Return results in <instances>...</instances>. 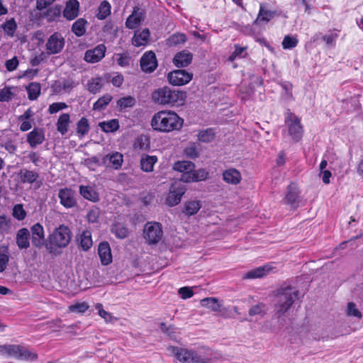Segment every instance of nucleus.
Wrapping results in <instances>:
<instances>
[{
    "label": "nucleus",
    "mask_w": 363,
    "mask_h": 363,
    "mask_svg": "<svg viewBox=\"0 0 363 363\" xmlns=\"http://www.w3.org/2000/svg\"><path fill=\"white\" fill-rule=\"evenodd\" d=\"M49 242L45 245L46 250L50 254H55L57 248H64L70 242L72 232L65 225H60L49 235Z\"/></svg>",
    "instance_id": "nucleus-4"
},
{
    "label": "nucleus",
    "mask_w": 363,
    "mask_h": 363,
    "mask_svg": "<svg viewBox=\"0 0 363 363\" xmlns=\"http://www.w3.org/2000/svg\"><path fill=\"white\" fill-rule=\"evenodd\" d=\"M184 120L175 112L161 111L154 114L151 125L155 130L168 133L182 128Z\"/></svg>",
    "instance_id": "nucleus-1"
},
{
    "label": "nucleus",
    "mask_w": 363,
    "mask_h": 363,
    "mask_svg": "<svg viewBox=\"0 0 363 363\" xmlns=\"http://www.w3.org/2000/svg\"><path fill=\"white\" fill-rule=\"evenodd\" d=\"M111 232L119 239H124L127 238L129 234L128 229L120 224L115 225L112 227Z\"/></svg>",
    "instance_id": "nucleus-47"
},
{
    "label": "nucleus",
    "mask_w": 363,
    "mask_h": 363,
    "mask_svg": "<svg viewBox=\"0 0 363 363\" xmlns=\"http://www.w3.org/2000/svg\"><path fill=\"white\" fill-rule=\"evenodd\" d=\"M98 254L103 265H108L112 262V255L108 242H102L99 245Z\"/></svg>",
    "instance_id": "nucleus-23"
},
{
    "label": "nucleus",
    "mask_w": 363,
    "mask_h": 363,
    "mask_svg": "<svg viewBox=\"0 0 363 363\" xmlns=\"http://www.w3.org/2000/svg\"><path fill=\"white\" fill-rule=\"evenodd\" d=\"M264 307V305L263 303H259V304L252 306L249 310L250 315L254 316L255 315L262 314Z\"/></svg>",
    "instance_id": "nucleus-59"
},
{
    "label": "nucleus",
    "mask_w": 363,
    "mask_h": 363,
    "mask_svg": "<svg viewBox=\"0 0 363 363\" xmlns=\"http://www.w3.org/2000/svg\"><path fill=\"white\" fill-rule=\"evenodd\" d=\"M13 93L9 89H3L0 91V101H9L12 99Z\"/></svg>",
    "instance_id": "nucleus-60"
},
{
    "label": "nucleus",
    "mask_w": 363,
    "mask_h": 363,
    "mask_svg": "<svg viewBox=\"0 0 363 363\" xmlns=\"http://www.w3.org/2000/svg\"><path fill=\"white\" fill-rule=\"evenodd\" d=\"M67 107L68 106L65 102H55L50 105L48 112L50 114H53Z\"/></svg>",
    "instance_id": "nucleus-54"
},
{
    "label": "nucleus",
    "mask_w": 363,
    "mask_h": 363,
    "mask_svg": "<svg viewBox=\"0 0 363 363\" xmlns=\"http://www.w3.org/2000/svg\"><path fill=\"white\" fill-rule=\"evenodd\" d=\"M70 123V116L69 113H63L60 116L57 122V130L62 135L68 131L69 125Z\"/></svg>",
    "instance_id": "nucleus-33"
},
{
    "label": "nucleus",
    "mask_w": 363,
    "mask_h": 363,
    "mask_svg": "<svg viewBox=\"0 0 363 363\" xmlns=\"http://www.w3.org/2000/svg\"><path fill=\"white\" fill-rule=\"evenodd\" d=\"M45 140V133L43 129L35 128L27 134L26 141L30 147L34 148L41 145Z\"/></svg>",
    "instance_id": "nucleus-19"
},
{
    "label": "nucleus",
    "mask_w": 363,
    "mask_h": 363,
    "mask_svg": "<svg viewBox=\"0 0 363 363\" xmlns=\"http://www.w3.org/2000/svg\"><path fill=\"white\" fill-rule=\"evenodd\" d=\"M285 122L288 125L289 133L292 139L296 142L299 141L303 133V129L301 124L300 118L288 110L286 113Z\"/></svg>",
    "instance_id": "nucleus-8"
},
{
    "label": "nucleus",
    "mask_w": 363,
    "mask_h": 363,
    "mask_svg": "<svg viewBox=\"0 0 363 363\" xmlns=\"http://www.w3.org/2000/svg\"><path fill=\"white\" fill-rule=\"evenodd\" d=\"M10 219L4 215L0 216V231L5 232L9 228Z\"/></svg>",
    "instance_id": "nucleus-62"
},
{
    "label": "nucleus",
    "mask_w": 363,
    "mask_h": 363,
    "mask_svg": "<svg viewBox=\"0 0 363 363\" xmlns=\"http://www.w3.org/2000/svg\"><path fill=\"white\" fill-rule=\"evenodd\" d=\"M61 8L60 6H55L48 9L45 13V16L47 18L48 21H53L55 18L60 16Z\"/></svg>",
    "instance_id": "nucleus-50"
},
{
    "label": "nucleus",
    "mask_w": 363,
    "mask_h": 363,
    "mask_svg": "<svg viewBox=\"0 0 363 363\" xmlns=\"http://www.w3.org/2000/svg\"><path fill=\"white\" fill-rule=\"evenodd\" d=\"M240 172L235 168H230L223 172V179L228 184H238L241 181Z\"/></svg>",
    "instance_id": "nucleus-26"
},
{
    "label": "nucleus",
    "mask_w": 363,
    "mask_h": 363,
    "mask_svg": "<svg viewBox=\"0 0 363 363\" xmlns=\"http://www.w3.org/2000/svg\"><path fill=\"white\" fill-rule=\"evenodd\" d=\"M195 169V164L192 162L183 160L177 161L173 165V169L181 173L180 181L184 182V178L186 174H191V172Z\"/></svg>",
    "instance_id": "nucleus-24"
},
{
    "label": "nucleus",
    "mask_w": 363,
    "mask_h": 363,
    "mask_svg": "<svg viewBox=\"0 0 363 363\" xmlns=\"http://www.w3.org/2000/svg\"><path fill=\"white\" fill-rule=\"evenodd\" d=\"M193 74L184 69H177L169 72L167 75L169 82L174 86H182L189 83Z\"/></svg>",
    "instance_id": "nucleus-11"
},
{
    "label": "nucleus",
    "mask_w": 363,
    "mask_h": 363,
    "mask_svg": "<svg viewBox=\"0 0 363 363\" xmlns=\"http://www.w3.org/2000/svg\"><path fill=\"white\" fill-rule=\"evenodd\" d=\"M201 203L200 201H189L184 203L182 213L188 216H193L195 215L201 209Z\"/></svg>",
    "instance_id": "nucleus-31"
},
{
    "label": "nucleus",
    "mask_w": 363,
    "mask_h": 363,
    "mask_svg": "<svg viewBox=\"0 0 363 363\" xmlns=\"http://www.w3.org/2000/svg\"><path fill=\"white\" fill-rule=\"evenodd\" d=\"M202 306L208 308L214 312H218L221 311V304L218 303L216 298L208 297L203 298L201 301Z\"/></svg>",
    "instance_id": "nucleus-35"
},
{
    "label": "nucleus",
    "mask_w": 363,
    "mask_h": 363,
    "mask_svg": "<svg viewBox=\"0 0 363 363\" xmlns=\"http://www.w3.org/2000/svg\"><path fill=\"white\" fill-rule=\"evenodd\" d=\"M186 191V186L180 182L172 184L169 192L166 198L165 203L169 206H175L179 204L183 195Z\"/></svg>",
    "instance_id": "nucleus-9"
},
{
    "label": "nucleus",
    "mask_w": 363,
    "mask_h": 363,
    "mask_svg": "<svg viewBox=\"0 0 363 363\" xmlns=\"http://www.w3.org/2000/svg\"><path fill=\"white\" fill-rule=\"evenodd\" d=\"M60 204L65 208H72L77 206L76 192L70 188L60 189L58 192Z\"/></svg>",
    "instance_id": "nucleus-10"
},
{
    "label": "nucleus",
    "mask_w": 363,
    "mask_h": 363,
    "mask_svg": "<svg viewBox=\"0 0 363 363\" xmlns=\"http://www.w3.org/2000/svg\"><path fill=\"white\" fill-rule=\"evenodd\" d=\"M112 99V96L109 94L104 95L94 104L93 109L99 111L104 110L111 101Z\"/></svg>",
    "instance_id": "nucleus-39"
},
{
    "label": "nucleus",
    "mask_w": 363,
    "mask_h": 363,
    "mask_svg": "<svg viewBox=\"0 0 363 363\" xmlns=\"http://www.w3.org/2000/svg\"><path fill=\"white\" fill-rule=\"evenodd\" d=\"M28 97L30 100H35L40 94L41 87L39 83L32 82L26 86Z\"/></svg>",
    "instance_id": "nucleus-38"
},
{
    "label": "nucleus",
    "mask_w": 363,
    "mask_h": 363,
    "mask_svg": "<svg viewBox=\"0 0 363 363\" xmlns=\"http://www.w3.org/2000/svg\"><path fill=\"white\" fill-rule=\"evenodd\" d=\"M123 162V156L118 152L108 153L103 157L101 164L114 169H119Z\"/></svg>",
    "instance_id": "nucleus-15"
},
{
    "label": "nucleus",
    "mask_w": 363,
    "mask_h": 363,
    "mask_svg": "<svg viewBox=\"0 0 363 363\" xmlns=\"http://www.w3.org/2000/svg\"><path fill=\"white\" fill-rule=\"evenodd\" d=\"M79 3L77 0H69L66 3L63 11L64 17L69 20H73L79 15Z\"/></svg>",
    "instance_id": "nucleus-22"
},
{
    "label": "nucleus",
    "mask_w": 363,
    "mask_h": 363,
    "mask_svg": "<svg viewBox=\"0 0 363 363\" xmlns=\"http://www.w3.org/2000/svg\"><path fill=\"white\" fill-rule=\"evenodd\" d=\"M30 232L33 245L39 249L43 246L45 247V245L48 242H46L43 225L39 223L34 224L30 228Z\"/></svg>",
    "instance_id": "nucleus-13"
},
{
    "label": "nucleus",
    "mask_w": 363,
    "mask_h": 363,
    "mask_svg": "<svg viewBox=\"0 0 363 363\" xmlns=\"http://www.w3.org/2000/svg\"><path fill=\"white\" fill-rule=\"evenodd\" d=\"M157 162L156 156L145 155L140 160L141 169L145 172H151L153 171L155 164Z\"/></svg>",
    "instance_id": "nucleus-32"
},
{
    "label": "nucleus",
    "mask_w": 363,
    "mask_h": 363,
    "mask_svg": "<svg viewBox=\"0 0 363 363\" xmlns=\"http://www.w3.org/2000/svg\"><path fill=\"white\" fill-rule=\"evenodd\" d=\"M106 48L104 44H99L93 49L87 50L84 60L89 63H96L105 57Z\"/></svg>",
    "instance_id": "nucleus-16"
},
{
    "label": "nucleus",
    "mask_w": 363,
    "mask_h": 363,
    "mask_svg": "<svg viewBox=\"0 0 363 363\" xmlns=\"http://www.w3.org/2000/svg\"><path fill=\"white\" fill-rule=\"evenodd\" d=\"M298 290L286 284L277 289L276 309L278 318L289 310L298 298Z\"/></svg>",
    "instance_id": "nucleus-3"
},
{
    "label": "nucleus",
    "mask_w": 363,
    "mask_h": 363,
    "mask_svg": "<svg viewBox=\"0 0 363 363\" xmlns=\"http://www.w3.org/2000/svg\"><path fill=\"white\" fill-rule=\"evenodd\" d=\"M99 126L105 133H113L118 130L120 125L118 119H111L108 121L100 122Z\"/></svg>",
    "instance_id": "nucleus-36"
},
{
    "label": "nucleus",
    "mask_w": 363,
    "mask_h": 363,
    "mask_svg": "<svg viewBox=\"0 0 363 363\" xmlns=\"http://www.w3.org/2000/svg\"><path fill=\"white\" fill-rule=\"evenodd\" d=\"M144 10L136 6L133 9L132 13L126 19L125 26L129 29H134L144 20Z\"/></svg>",
    "instance_id": "nucleus-17"
},
{
    "label": "nucleus",
    "mask_w": 363,
    "mask_h": 363,
    "mask_svg": "<svg viewBox=\"0 0 363 363\" xmlns=\"http://www.w3.org/2000/svg\"><path fill=\"white\" fill-rule=\"evenodd\" d=\"M163 235L162 226L157 222H147L143 229V238L149 245L157 244Z\"/></svg>",
    "instance_id": "nucleus-7"
},
{
    "label": "nucleus",
    "mask_w": 363,
    "mask_h": 363,
    "mask_svg": "<svg viewBox=\"0 0 363 363\" xmlns=\"http://www.w3.org/2000/svg\"><path fill=\"white\" fill-rule=\"evenodd\" d=\"M178 292L183 299L191 298L194 295L192 289L187 286L180 288Z\"/></svg>",
    "instance_id": "nucleus-58"
},
{
    "label": "nucleus",
    "mask_w": 363,
    "mask_h": 363,
    "mask_svg": "<svg viewBox=\"0 0 363 363\" xmlns=\"http://www.w3.org/2000/svg\"><path fill=\"white\" fill-rule=\"evenodd\" d=\"M65 39L60 33H54L46 43L47 52L49 55L60 53L65 46Z\"/></svg>",
    "instance_id": "nucleus-12"
},
{
    "label": "nucleus",
    "mask_w": 363,
    "mask_h": 363,
    "mask_svg": "<svg viewBox=\"0 0 363 363\" xmlns=\"http://www.w3.org/2000/svg\"><path fill=\"white\" fill-rule=\"evenodd\" d=\"M141 69L147 73L155 71L157 67V61L155 52L148 51L143 54L140 60Z\"/></svg>",
    "instance_id": "nucleus-14"
},
{
    "label": "nucleus",
    "mask_w": 363,
    "mask_h": 363,
    "mask_svg": "<svg viewBox=\"0 0 363 363\" xmlns=\"http://www.w3.org/2000/svg\"><path fill=\"white\" fill-rule=\"evenodd\" d=\"M347 315L350 316L357 317L358 318H362V313L357 308L355 303L353 302H349L347 308Z\"/></svg>",
    "instance_id": "nucleus-55"
},
{
    "label": "nucleus",
    "mask_w": 363,
    "mask_h": 363,
    "mask_svg": "<svg viewBox=\"0 0 363 363\" xmlns=\"http://www.w3.org/2000/svg\"><path fill=\"white\" fill-rule=\"evenodd\" d=\"M274 12L269 11V10H265L261 6L260 9H259V15L256 19V22H257V21L268 22L274 17Z\"/></svg>",
    "instance_id": "nucleus-49"
},
{
    "label": "nucleus",
    "mask_w": 363,
    "mask_h": 363,
    "mask_svg": "<svg viewBox=\"0 0 363 363\" xmlns=\"http://www.w3.org/2000/svg\"><path fill=\"white\" fill-rule=\"evenodd\" d=\"M193 55L187 50H183L176 53L173 58V63L177 67H185L191 64Z\"/></svg>",
    "instance_id": "nucleus-20"
},
{
    "label": "nucleus",
    "mask_w": 363,
    "mask_h": 363,
    "mask_svg": "<svg viewBox=\"0 0 363 363\" xmlns=\"http://www.w3.org/2000/svg\"><path fill=\"white\" fill-rule=\"evenodd\" d=\"M198 139L203 143L211 142L215 136V133L213 129L207 128L204 130H201L198 133Z\"/></svg>",
    "instance_id": "nucleus-46"
},
{
    "label": "nucleus",
    "mask_w": 363,
    "mask_h": 363,
    "mask_svg": "<svg viewBox=\"0 0 363 363\" xmlns=\"http://www.w3.org/2000/svg\"><path fill=\"white\" fill-rule=\"evenodd\" d=\"M89 308V305L85 303H77L69 306V311L74 313H84Z\"/></svg>",
    "instance_id": "nucleus-53"
},
{
    "label": "nucleus",
    "mask_w": 363,
    "mask_h": 363,
    "mask_svg": "<svg viewBox=\"0 0 363 363\" xmlns=\"http://www.w3.org/2000/svg\"><path fill=\"white\" fill-rule=\"evenodd\" d=\"M208 177V172L204 169L193 170L191 174H186L184 178V183L197 182L204 181Z\"/></svg>",
    "instance_id": "nucleus-27"
},
{
    "label": "nucleus",
    "mask_w": 363,
    "mask_h": 363,
    "mask_svg": "<svg viewBox=\"0 0 363 363\" xmlns=\"http://www.w3.org/2000/svg\"><path fill=\"white\" fill-rule=\"evenodd\" d=\"M186 93L173 89L169 86H163L155 89L152 93V100L155 104L174 106L182 105L186 99Z\"/></svg>",
    "instance_id": "nucleus-2"
},
{
    "label": "nucleus",
    "mask_w": 363,
    "mask_h": 363,
    "mask_svg": "<svg viewBox=\"0 0 363 363\" xmlns=\"http://www.w3.org/2000/svg\"><path fill=\"white\" fill-rule=\"evenodd\" d=\"M90 129L89 123L85 117H82L77 123V133L81 136L88 134Z\"/></svg>",
    "instance_id": "nucleus-43"
},
{
    "label": "nucleus",
    "mask_w": 363,
    "mask_h": 363,
    "mask_svg": "<svg viewBox=\"0 0 363 363\" xmlns=\"http://www.w3.org/2000/svg\"><path fill=\"white\" fill-rule=\"evenodd\" d=\"M18 177L22 184H34L40 177L37 172L25 168L19 171Z\"/></svg>",
    "instance_id": "nucleus-28"
},
{
    "label": "nucleus",
    "mask_w": 363,
    "mask_h": 363,
    "mask_svg": "<svg viewBox=\"0 0 363 363\" xmlns=\"http://www.w3.org/2000/svg\"><path fill=\"white\" fill-rule=\"evenodd\" d=\"M298 39L295 37L286 35L282 41V47L284 49H292L298 44Z\"/></svg>",
    "instance_id": "nucleus-52"
},
{
    "label": "nucleus",
    "mask_w": 363,
    "mask_h": 363,
    "mask_svg": "<svg viewBox=\"0 0 363 363\" xmlns=\"http://www.w3.org/2000/svg\"><path fill=\"white\" fill-rule=\"evenodd\" d=\"M167 350L181 363H209L210 361L208 358L202 357L192 350L169 346Z\"/></svg>",
    "instance_id": "nucleus-5"
},
{
    "label": "nucleus",
    "mask_w": 363,
    "mask_h": 363,
    "mask_svg": "<svg viewBox=\"0 0 363 363\" xmlns=\"http://www.w3.org/2000/svg\"><path fill=\"white\" fill-rule=\"evenodd\" d=\"M78 242L83 250L86 251L92 246L91 233L89 230H84L80 235Z\"/></svg>",
    "instance_id": "nucleus-34"
},
{
    "label": "nucleus",
    "mask_w": 363,
    "mask_h": 363,
    "mask_svg": "<svg viewBox=\"0 0 363 363\" xmlns=\"http://www.w3.org/2000/svg\"><path fill=\"white\" fill-rule=\"evenodd\" d=\"M247 47H242L240 45H235V50L229 56L228 60L233 62L236 58L245 57L247 55Z\"/></svg>",
    "instance_id": "nucleus-48"
},
{
    "label": "nucleus",
    "mask_w": 363,
    "mask_h": 363,
    "mask_svg": "<svg viewBox=\"0 0 363 363\" xmlns=\"http://www.w3.org/2000/svg\"><path fill=\"white\" fill-rule=\"evenodd\" d=\"M18 65V60L17 57H13L12 59L8 60L5 62V67L9 72L14 71Z\"/></svg>",
    "instance_id": "nucleus-57"
},
{
    "label": "nucleus",
    "mask_w": 363,
    "mask_h": 363,
    "mask_svg": "<svg viewBox=\"0 0 363 363\" xmlns=\"http://www.w3.org/2000/svg\"><path fill=\"white\" fill-rule=\"evenodd\" d=\"M272 267L269 265L259 267L247 272L243 278L244 279H257L261 278L272 271Z\"/></svg>",
    "instance_id": "nucleus-30"
},
{
    "label": "nucleus",
    "mask_w": 363,
    "mask_h": 363,
    "mask_svg": "<svg viewBox=\"0 0 363 363\" xmlns=\"http://www.w3.org/2000/svg\"><path fill=\"white\" fill-rule=\"evenodd\" d=\"M96 308L99 310V315L103 318L106 322L111 321L112 315L102 308V304L98 303Z\"/></svg>",
    "instance_id": "nucleus-61"
},
{
    "label": "nucleus",
    "mask_w": 363,
    "mask_h": 363,
    "mask_svg": "<svg viewBox=\"0 0 363 363\" xmlns=\"http://www.w3.org/2000/svg\"><path fill=\"white\" fill-rule=\"evenodd\" d=\"M75 83L71 79H64L62 82L60 83L59 87L65 91H67L72 89L74 87Z\"/></svg>",
    "instance_id": "nucleus-64"
},
{
    "label": "nucleus",
    "mask_w": 363,
    "mask_h": 363,
    "mask_svg": "<svg viewBox=\"0 0 363 363\" xmlns=\"http://www.w3.org/2000/svg\"><path fill=\"white\" fill-rule=\"evenodd\" d=\"M0 354L25 360H33L38 357L37 354L31 352L23 346L16 345H0Z\"/></svg>",
    "instance_id": "nucleus-6"
},
{
    "label": "nucleus",
    "mask_w": 363,
    "mask_h": 363,
    "mask_svg": "<svg viewBox=\"0 0 363 363\" xmlns=\"http://www.w3.org/2000/svg\"><path fill=\"white\" fill-rule=\"evenodd\" d=\"M103 85V79L101 77L91 79L87 84L88 90L92 94H96L100 91Z\"/></svg>",
    "instance_id": "nucleus-42"
},
{
    "label": "nucleus",
    "mask_w": 363,
    "mask_h": 363,
    "mask_svg": "<svg viewBox=\"0 0 363 363\" xmlns=\"http://www.w3.org/2000/svg\"><path fill=\"white\" fill-rule=\"evenodd\" d=\"M87 21L81 18L77 19L72 26V31L74 33L77 37H81L84 35L86 33V25Z\"/></svg>",
    "instance_id": "nucleus-37"
},
{
    "label": "nucleus",
    "mask_w": 363,
    "mask_h": 363,
    "mask_svg": "<svg viewBox=\"0 0 363 363\" xmlns=\"http://www.w3.org/2000/svg\"><path fill=\"white\" fill-rule=\"evenodd\" d=\"M298 196L299 191L297 185L295 183H291L287 187L284 202L290 205L292 208H296L298 203Z\"/></svg>",
    "instance_id": "nucleus-18"
},
{
    "label": "nucleus",
    "mask_w": 363,
    "mask_h": 363,
    "mask_svg": "<svg viewBox=\"0 0 363 363\" xmlns=\"http://www.w3.org/2000/svg\"><path fill=\"white\" fill-rule=\"evenodd\" d=\"M135 104V99L130 96L122 97L117 101V106L119 107L121 111L126 108L133 107Z\"/></svg>",
    "instance_id": "nucleus-44"
},
{
    "label": "nucleus",
    "mask_w": 363,
    "mask_h": 363,
    "mask_svg": "<svg viewBox=\"0 0 363 363\" xmlns=\"http://www.w3.org/2000/svg\"><path fill=\"white\" fill-rule=\"evenodd\" d=\"M150 30L148 28H144L143 30L135 31L134 35L132 38V43L135 47L145 45L150 38Z\"/></svg>",
    "instance_id": "nucleus-25"
},
{
    "label": "nucleus",
    "mask_w": 363,
    "mask_h": 363,
    "mask_svg": "<svg viewBox=\"0 0 363 363\" xmlns=\"http://www.w3.org/2000/svg\"><path fill=\"white\" fill-rule=\"evenodd\" d=\"M87 219L89 223H96L99 217V210L97 208L91 209L87 213Z\"/></svg>",
    "instance_id": "nucleus-56"
},
{
    "label": "nucleus",
    "mask_w": 363,
    "mask_h": 363,
    "mask_svg": "<svg viewBox=\"0 0 363 363\" xmlns=\"http://www.w3.org/2000/svg\"><path fill=\"white\" fill-rule=\"evenodd\" d=\"M1 28L8 35L13 37L14 35L15 31L16 30L17 24L14 18H11L10 20H8L4 23L1 25Z\"/></svg>",
    "instance_id": "nucleus-45"
},
{
    "label": "nucleus",
    "mask_w": 363,
    "mask_h": 363,
    "mask_svg": "<svg viewBox=\"0 0 363 363\" xmlns=\"http://www.w3.org/2000/svg\"><path fill=\"white\" fill-rule=\"evenodd\" d=\"M111 13V5L107 1H103L98 9L96 17L99 20L105 19Z\"/></svg>",
    "instance_id": "nucleus-40"
},
{
    "label": "nucleus",
    "mask_w": 363,
    "mask_h": 363,
    "mask_svg": "<svg viewBox=\"0 0 363 363\" xmlns=\"http://www.w3.org/2000/svg\"><path fill=\"white\" fill-rule=\"evenodd\" d=\"M186 40V37L184 34L174 33L168 38L167 40V45L169 47H173L179 44H183Z\"/></svg>",
    "instance_id": "nucleus-41"
},
{
    "label": "nucleus",
    "mask_w": 363,
    "mask_h": 363,
    "mask_svg": "<svg viewBox=\"0 0 363 363\" xmlns=\"http://www.w3.org/2000/svg\"><path fill=\"white\" fill-rule=\"evenodd\" d=\"M13 216L18 220H23L26 216V212L22 204H16L13 208Z\"/></svg>",
    "instance_id": "nucleus-51"
},
{
    "label": "nucleus",
    "mask_w": 363,
    "mask_h": 363,
    "mask_svg": "<svg viewBox=\"0 0 363 363\" xmlns=\"http://www.w3.org/2000/svg\"><path fill=\"white\" fill-rule=\"evenodd\" d=\"M30 232L26 228L17 231L16 242L20 250H26L30 247Z\"/></svg>",
    "instance_id": "nucleus-21"
},
{
    "label": "nucleus",
    "mask_w": 363,
    "mask_h": 363,
    "mask_svg": "<svg viewBox=\"0 0 363 363\" xmlns=\"http://www.w3.org/2000/svg\"><path fill=\"white\" fill-rule=\"evenodd\" d=\"M79 191L80 195L85 199L92 202H97L99 201V194L90 186L80 185Z\"/></svg>",
    "instance_id": "nucleus-29"
},
{
    "label": "nucleus",
    "mask_w": 363,
    "mask_h": 363,
    "mask_svg": "<svg viewBox=\"0 0 363 363\" xmlns=\"http://www.w3.org/2000/svg\"><path fill=\"white\" fill-rule=\"evenodd\" d=\"M118 58L117 63L121 67H127L129 65L130 57L127 54H118Z\"/></svg>",
    "instance_id": "nucleus-63"
}]
</instances>
